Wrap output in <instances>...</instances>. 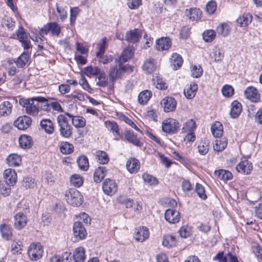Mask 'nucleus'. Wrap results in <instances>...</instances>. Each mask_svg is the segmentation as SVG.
<instances>
[{"mask_svg": "<svg viewBox=\"0 0 262 262\" xmlns=\"http://www.w3.org/2000/svg\"><path fill=\"white\" fill-rule=\"evenodd\" d=\"M123 137L125 140L135 146L141 147L143 145V143L140 142V140L133 131L129 130H125L124 133V136Z\"/></svg>", "mask_w": 262, "mask_h": 262, "instance_id": "obj_15", "label": "nucleus"}, {"mask_svg": "<svg viewBox=\"0 0 262 262\" xmlns=\"http://www.w3.org/2000/svg\"><path fill=\"white\" fill-rule=\"evenodd\" d=\"M41 128L48 134H52L54 132V126L51 120L48 119H43L40 121Z\"/></svg>", "mask_w": 262, "mask_h": 262, "instance_id": "obj_27", "label": "nucleus"}, {"mask_svg": "<svg viewBox=\"0 0 262 262\" xmlns=\"http://www.w3.org/2000/svg\"><path fill=\"white\" fill-rule=\"evenodd\" d=\"M185 15L192 20H198L200 18L201 11L198 8H190L189 10H186Z\"/></svg>", "mask_w": 262, "mask_h": 262, "instance_id": "obj_39", "label": "nucleus"}, {"mask_svg": "<svg viewBox=\"0 0 262 262\" xmlns=\"http://www.w3.org/2000/svg\"><path fill=\"white\" fill-rule=\"evenodd\" d=\"M171 46V41L169 37H161L156 41V48L160 51L168 50Z\"/></svg>", "mask_w": 262, "mask_h": 262, "instance_id": "obj_18", "label": "nucleus"}, {"mask_svg": "<svg viewBox=\"0 0 262 262\" xmlns=\"http://www.w3.org/2000/svg\"><path fill=\"white\" fill-rule=\"evenodd\" d=\"M106 38L103 37L101 39V41L98 44L99 51L97 52V56L102 55L105 51V49L106 46Z\"/></svg>", "mask_w": 262, "mask_h": 262, "instance_id": "obj_58", "label": "nucleus"}, {"mask_svg": "<svg viewBox=\"0 0 262 262\" xmlns=\"http://www.w3.org/2000/svg\"><path fill=\"white\" fill-rule=\"evenodd\" d=\"M122 70H121L120 66L112 67L109 71V78L111 81L114 82L116 80L121 78L123 74Z\"/></svg>", "mask_w": 262, "mask_h": 262, "instance_id": "obj_26", "label": "nucleus"}, {"mask_svg": "<svg viewBox=\"0 0 262 262\" xmlns=\"http://www.w3.org/2000/svg\"><path fill=\"white\" fill-rule=\"evenodd\" d=\"M176 244V238L173 235H167L163 237L162 244L166 247L173 246Z\"/></svg>", "mask_w": 262, "mask_h": 262, "instance_id": "obj_49", "label": "nucleus"}, {"mask_svg": "<svg viewBox=\"0 0 262 262\" xmlns=\"http://www.w3.org/2000/svg\"><path fill=\"white\" fill-rule=\"evenodd\" d=\"M96 156L97 159V161L100 164H105L108 162L109 158L108 155L103 151L98 150L96 151Z\"/></svg>", "mask_w": 262, "mask_h": 262, "instance_id": "obj_48", "label": "nucleus"}, {"mask_svg": "<svg viewBox=\"0 0 262 262\" xmlns=\"http://www.w3.org/2000/svg\"><path fill=\"white\" fill-rule=\"evenodd\" d=\"M60 151L66 155L70 154L73 151V145L68 142H62L60 146Z\"/></svg>", "mask_w": 262, "mask_h": 262, "instance_id": "obj_45", "label": "nucleus"}, {"mask_svg": "<svg viewBox=\"0 0 262 262\" xmlns=\"http://www.w3.org/2000/svg\"><path fill=\"white\" fill-rule=\"evenodd\" d=\"M126 167L130 173H136L140 169V164L137 159L130 158L127 161Z\"/></svg>", "mask_w": 262, "mask_h": 262, "instance_id": "obj_24", "label": "nucleus"}, {"mask_svg": "<svg viewBox=\"0 0 262 262\" xmlns=\"http://www.w3.org/2000/svg\"><path fill=\"white\" fill-rule=\"evenodd\" d=\"M215 33L212 30L204 31L203 34V38L205 41L207 42H211L215 38Z\"/></svg>", "mask_w": 262, "mask_h": 262, "instance_id": "obj_56", "label": "nucleus"}, {"mask_svg": "<svg viewBox=\"0 0 262 262\" xmlns=\"http://www.w3.org/2000/svg\"><path fill=\"white\" fill-rule=\"evenodd\" d=\"M142 178L144 183L148 185H155L158 183V181L156 178L147 173H144Z\"/></svg>", "mask_w": 262, "mask_h": 262, "instance_id": "obj_46", "label": "nucleus"}, {"mask_svg": "<svg viewBox=\"0 0 262 262\" xmlns=\"http://www.w3.org/2000/svg\"><path fill=\"white\" fill-rule=\"evenodd\" d=\"M223 126L219 122H216L211 126V129L213 135L215 137H221L223 133Z\"/></svg>", "mask_w": 262, "mask_h": 262, "instance_id": "obj_44", "label": "nucleus"}, {"mask_svg": "<svg viewBox=\"0 0 262 262\" xmlns=\"http://www.w3.org/2000/svg\"><path fill=\"white\" fill-rule=\"evenodd\" d=\"M154 85L157 89L160 90H165L167 89V85L162 78L159 76H156L152 79Z\"/></svg>", "mask_w": 262, "mask_h": 262, "instance_id": "obj_53", "label": "nucleus"}, {"mask_svg": "<svg viewBox=\"0 0 262 262\" xmlns=\"http://www.w3.org/2000/svg\"><path fill=\"white\" fill-rule=\"evenodd\" d=\"M222 94L224 96L230 97L234 94V89L232 86L230 85H226L224 86L222 90Z\"/></svg>", "mask_w": 262, "mask_h": 262, "instance_id": "obj_59", "label": "nucleus"}, {"mask_svg": "<svg viewBox=\"0 0 262 262\" xmlns=\"http://www.w3.org/2000/svg\"><path fill=\"white\" fill-rule=\"evenodd\" d=\"M134 54V48L133 46L129 45L123 51L120 56L119 62H124L130 59Z\"/></svg>", "mask_w": 262, "mask_h": 262, "instance_id": "obj_25", "label": "nucleus"}, {"mask_svg": "<svg viewBox=\"0 0 262 262\" xmlns=\"http://www.w3.org/2000/svg\"><path fill=\"white\" fill-rule=\"evenodd\" d=\"M79 168L83 171L88 170L89 164L88 158L85 156H81L77 160Z\"/></svg>", "mask_w": 262, "mask_h": 262, "instance_id": "obj_43", "label": "nucleus"}, {"mask_svg": "<svg viewBox=\"0 0 262 262\" xmlns=\"http://www.w3.org/2000/svg\"><path fill=\"white\" fill-rule=\"evenodd\" d=\"M104 193L108 195L114 194L117 190V185L115 181L110 179H106L102 184Z\"/></svg>", "mask_w": 262, "mask_h": 262, "instance_id": "obj_8", "label": "nucleus"}, {"mask_svg": "<svg viewBox=\"0 0 262 262\" xmlns=\"http://www.w3.org/2000/svg\"><path fill=\"white\" fill-rule=\"evenodd\" d=\"M106 172V168L104 166L99 167L96 169L94 173V180L96 183L100 182L104 178Z\"/></svg>", "mask_w": 262, "mask_h": 262, "instance_id": "obj_36", "label": "nucleus"}, {"mask_svg": "<svg viewBox=\"0 0 262 262\" xmlns=\"http://www.w3.org/2000/svg\"><path fill=\"white\" fill-rule=\"evenodd\" d=\"M216 9V5L215 2L210 1L207 3L206 6V10L208 14H212Z\"/></svg>", "mask_w": 262, "mask_h": 262, "instance_id": "obj_64", "label": "nucleus"}, {"mask_svg": "<svg viewBox=\"0 0 262 262\" xmlns=\"http://www.w3.org/2000/svg\"><path fill=\"white\" fill-rule=\"evenodd\" d=\"M32 119L27 116H23L19 117L17 120L14 121V125L19 129L24 130L27 129L31 124Z\"/></svg>", "mask_w": 262, "mask_h": 262, "instance_id": "obj_10", "label": "nucleus"}, {"mask_svg": "<svg viewBox=\"0 0 262 262\" xmlns=\"http://www.w3.org/2000/svg\"><path fill=\"white\" fill-rule=\"evenodd\" d=\"M73 257L74 262H84L86 258L84 248L79 247L75 249Z\"/></svg>", "mask_w": 262, "mask_h": 262, "instance_id": "obj_31", "label": "nucleus"}, {"mask_svg": "<svg viewBox=\"0 0 262 262\" xmlns=\"http://www.w3.org/2000/svg\"><path fill=\"white\" fill-rule=\"evenodd\" d=\"M198 88V85L195 83L187 85L184 90V95L187 99L193 98L195 95Z\"/></svg>", "mask_w": 262, "mask_h": 262, "instance_id": "obj_34", "label": "nucleus"}, {"mask_svg": "<svg viewBox=\"0 0 262 262\" xmlns=\"http://www.w3.org/2000/svg\"><path fill=\"white\" fill-rule=\"evenodd\" d=\"M165 220L171 224H175L180 221V214L176 210L168 209L165 212Z\"/></svg>", "mask_w": 262, "mask_h": 262, "instance_id": "obj_14", "label": "nucleus"}, {"mask_svg": "<svg viewBox=\"0 0 262 262\" xmlns=\"http://www.w3.org/2000/svg\"><path fill=\"white\" fill-rule=\"evenodd\" d=\"M57 121L60 136L64 138H70L72 135L73 128L69 124L65 115L61 114L58 116Z\"/></svg>", "mask_w": 262, "mask_h": 262, "instance_id": "obj_2", "label": "nucleus"}, {"mask_svg": "<svg viewBox=\"0 0 262 262\" xmlns=\"http://www.w3.org/2000/svg\"><path fill=\"white\" fill-rule=\"evenodd\" d=\"M9 183L5 181H0V193L4 196H8L11 192V188Z\"/></svg>", "mask_w": 262, "mask_h": 262, "instance_id": "obj_51", "label": "nucleus"}, {"mask_svg": "<svg viewBox=\"0 0 262 262\" xmlns=\"http://www.w3.org/2000/svg\"><path fill=\"white\" fill-rule=\"evenodd\" d=\"M71 253L65 252L62 254V256H54L51 259L50 262H72L70 257Z\"/></svg>", "mask_w": 262, "mask_h": 262, "instance_id": "obj_41", "label": "nucleus"}, {"mask_svg": "<svg viewBox=\"0 0 262 262\" xmlns=\"http://www.w3.org/2000/svg\"><path fill=\"white\" fill-rule=\"evenodd\" d=\"M179 128L178 121L172 118H168L162 123L163 130L168 134H174Z\"/></svg>", "mask_w": 262, "mask_h": 262, "instance_id": "obj_6", "label": "nucleus"}, {"mask_svg": "<svg viewBox=\"0 0 262 262\" xmlns=\"http://www.w3.org/2000/svg\"><path fill=\"white\" fill-rule=\"evenodd\" d=\"M71 184L76 187H79L83 184L82 178L79 174H73L70 178Z\"/></svg>", "mask_w": 262, "mask_h": 262, "instance_id": "obj_54", "label": "nucleus"}, {"mask_svg": "<svg viewBox=\"0 0 262 262\" xmlns=\"http://www.w3.org/2000/svg\"><path fill=\"white\" fill-rule=\"evenodd\" d=\"M216 31L219 34L226 36L229 34L230 28L228 25L223 24L217 27Z\"/></svg>", "mask_w": 262, "mask_h": 262, "instance_id": "obj_55", "label": "nucleus"}, {"mask_svg": "<svg viewBox=\"0 0 262 262\" xmlns=\"http://www.w3.org/2000/svg\"><path fill=\"white\" fill-rule=\"evenodd\" d=\"M4 178L5 181L9 183V185L13 186L17 180V174L14 169L8 168L4 172Z\"/></svg>", "mask_w": 262, "mask_h": 262, "instance_id": "obj_17", "label": "nucleus"}, {"mask_svg": "<svg viewBox=\"0 0 262 262\" xmlns=\"http://www.w3.org/2000/svg\"><path fill=\"white\" fill-rule=\"evenodd\" d=\"M246 98L253 102H257L260 99V94L253 86H249L244 91Z\"/></svg>", "mask_w": 262, "mask_h": 262, "instance_id": "obj_11", "label": "nucleus"}, {"mask_svg": "<svg viewBox=\"0 0 262 262\" xmlns=\"http://www.w3.org/2000/svg\"><path fill=\"white\" fill-rule=\"evenodd\" d=\"M183 60L181 55L178 53H173L170 58V63L173 70L180 68L183 63Z\"/></svg>", "mask_w": 262, "mask_h": 262, "instance_id": "obj_28", "label": "nucleus"}, {"mask_svg": "<svg viewBox=\"0 0 262 262\" xmlns=\"http://www.w3.org/2000/svg\"><path fill=\"white\" fill-rule=\"evenodd\" d=\"M73 234L77 239H84L86 236V231L82 223L80 222H75L73 227Z\"/></svg>", "mask_w": 262, "mask_h": 262, "instance_id": "obj_9", "label": "nucleus"}, {"mask_svg": "<svg viewBox=\"0 0 262 262\" xmlns=\"http://www.w3.org/2000/svg\"><path fill=\"white\" fill-rule=\"evenodd\" d=\"M214 174L219 178L224 181L231 180L232 178V174L230 171L224 169L216 170L214 172Z\"/></svg>", "mask_w": 262, "mask_h": 262, "instance_id": "obj_42", "label": "nucleus"}, {"mask_svg": "<svg viewBox=\"0 0 262 262\" xmlns=\"http://www.w3.org/2000/svg\"><path fill=\"white\" fill-rule=\"evenodd\" d=\"M191 228L187 226L182 227L179 231L180 236L183 238H187L191 234Z\"/></svg>", "mask_w": 262, "mask_h": 262, "instance_id": "obj_57", "label": "nucleus"}, {"mask_svg": "<svg viewBox=\"0 0 262 262\" xmlns=\"http://www.w3.org/2000/svg\"><path fill=\"white\" fill-rule=\"evenodd\" d=\"M29 56L28 53L24 52L17 60V66L20 68H23L28 62Z\"/></svg>", "mask_w": 262, "mask_h": 262, "instance_id": "obj_52", "label": "nucleus"}, {"mask_svg": "<svg viewBox=\"0 0 262 262\" xmlns=\"http://www.w3.org/2000/svg\"><path fill=\"white\" fill-rule=\"evenodd\" d=\"M236 170L238 172L245 174H248L251 173L252 170V165L247 160L242 161L237 166Z\"/></svg>", "mask_w": 262, "mask_h": 262, "instance_id": "obj_16", "label": "nucleus"}, {"mask_svg": "<svg viewBox=\"0 0 262 262\" xmlns=\"http://www.w3.org/2000/svg\"><path fill=\"white\" fill-rule=\"evenodd\" d=\"M161 104L165 112H169L175 110L177 102L173 98L167 97L162 100Z\"/></svg>", "mask_w": 262, "mask_h": 262, "instance_id": "obj_13", "label": "nucleus"}, {"mask_svg": "<svg viewBox=\"0 0 262 262\" xmlns=\"http://www.w3.org/2000/svg\"><path fill=\"white\" fill-rule=\"evenodd\" d=\"M43 253L42 246L39 244H31L28 250V254L31 260H37L41 257Z\"/></svg>", "mask_w": 262, "mask_h": 262, "instance_id": "obj_7", "label": "nucleus"}, {"mask_svg": "<svg viewBox=\"0 0 262 262\" xmlns=\"http://www.w3.org/2000/svg\"><path fill=\"white\" fill-rule=\"evenodd\" d=\"M19 144L21 148L23 149H29L33 145L32 138L27 135H23L19 138Z\"/></svg>", "mask_w": 262, "mask_h": 262, "instance_id": "obj_29", "label": "nucleus"}, {"mask_svg": "<svg viewBox=\"0 0 262 262\" xmlns=\"http://www.w3.org/2000/svg\"><path fill=\"white\" fill-rule=\"evenodd\" d=\"M148 236V229L147 227L143 226L137 229L134 235L135 239L141 242L144 241Z\"/></svg>", "mask_w": 262, "mask_h": 262, "instance_id": "obj_21", "label": "nucleus"}, {"mask_svg": "<svg viewBox=\"0 0 262 262\" xmlns=\"http://www.w3.org/2000/svg\"><path fill=\"white\" fill-rule=\"evenodd\" d=\"M252 16L249 13L244 14L242 16L239 17L236 20L241 27L247 26L252 21Z\"/></svg>", "mask_w": 262, "mask_h": 262, "instance_id": "obj_40", "label": "nucleus"}, {"mask_svg": "<svg viewBox=\"0 0 262 262\" xmlns=\"http://www.w3.org/2000/svg\"><path fill=\"white\" fill-rule=\"evenodd\" d=\"M210 141L207 138H202L198 145V151L203 156L206 155L210 148Z\"/></svg>", "mask_w": 262, "mask_h": 262, "instance_id": "obj_23", "label": "nucleus"}, {"mask_svg": "<svg viewBox=\"0 0 262 262\" xmlns=\"http://www.w3.org/2000/svg\"><path fill=\"white\" fill-rule=\"evenodd\" d=\"M0 232L2 237L7 241H9L12 236V231L11 227L6 224L0 225Z\"/></svg>", "mask_w": 262, "mask_h": 262, "instance_id": "obj_30", "label": "nucleus"}, {"mask_svg": "<svg viewBox=\"0 0 262 262\" xmlns=\"http://www.w3.org/2000/svg\"><path fill=\"white\" fill-rule=\"evenodd\" d=\"M152 96V93L148 90L141 92L138 95V100L139 103L144 105L149 101Z\"/></svg>", "mask_w": 262, "mask_h": 262, "instance_id": "obj_37", "label": "nucleus"}, {"mask_svg": "<svg viewBox=\"0 0 262 262\" xmlns=\"http://www.w3.org/2000/svg\"><path fill=\"white\" fill-rule=\"evenodd\" d=\"M65 115L72 119L73 125L77 128H82L85 125L86 121L84 118L82 116H74L72 114L67 112Z\"/></svg>", "mask_w": 262, "mask_h": 262, "instance_id": "obj_22", "label": "nucleus"}, {"mask_svg": "<svg viewBox=\"0 0 262 262\" xmlns=\"http://www.w3.org/2000/svg\"><path fill=\"white\" fill-rule=\"evenodd\" d=\"M106 127L110 130H111L114 135L115 136V139L119 140L120 139L123 140V137L120 134L119 127L117 124L113 121H105V122Z\"/></svg>", "mask_w": 262, "mask_h": 262, "instance_id": "obj_20", "label": "nucleus"}, {"mask_svg": "<svg viewBox=\"0 0 262 262\" xmlns=\"http://www.w3.org/2000/svg\"><path fill=\"white\" fill-rule=\"evenodd\" d=\"M8 164L11 166H17L20 165L21 158L17 154H11L7 158Z\"/></svg>", "mask_w": 262, "mask_h": 262, "instance_id": "obj_38", "label": "nucleus"}, {"mask_svg": "<svg viewBox=\"0 0 262 262\" xmlns=\"http://www.w3.org/2000/svg\"><path fill=\"white\" fill-rule=\"evenodd\" d=\"M242 110L241 104L237 101H234L231 104L230 115L232 118H236L241 114Z\"/></svg>", "mask_w": 262, "mask_h": 262, "instance_id": "obj_33", "label": "nucleus"}, {"mask_svg": "<svg viewBox=\"0 0 262 262\" xmlns=\"http://www.w3.org/2000/svg\"><path fill=\"white\" fill-rule=\"evenodd\" d=\"M142 35V32L138 29L127 31L125 35V40L130 43H135L139 41Z\"/></svg>", "mask_w": 262, "mask_h": 262, "instance_id": "obj_12", "label": "nucleus"}, {"mask_svg": "<svg viewBox=\"0 0 262 262\" xmlns=\"http://www.w3.org/2000/svg\"><path fill=\"white\" fill-rule=\"evenodd\" d=\"M195 190L198 195L202 199H205L207 195L205 194V189L204 187L199 183L196 184Z\"/></svg>", "mask_w": 262, "mask_h": 262, "instance_id": "obj_60", "label": "nucleus"}, {"mask_svg": "<svg viewBox=\"0 0 262 262\" xmlns=\"http://www.w3.org/2000/svg\"><path fill=\"white\" fill-rule=\"evenodd\" d=\"M96 81L97 84L102 87H105L107 85V77L105 72L102 71L101 75L96 77Z\"/></svg>", "mask_w": 262, "mask_h": 262, "instance_id": "obj_50", "label": "nucleus"}, {"mask_svg": "<svg viewBox=\"0 0 262 262\" xmlns=\"http://www.w3.org/2000/svg\"><path fill=\"white\" fill-rule=\"evenodd\" d=\"M47 99L43 97H34L28 99L20 98L19 100V104L25 107L26 113L32 116L38 115L39 108H42L39 102L45 103L47 104Z\"/></svg>", "mask_w": 262, "mask_h": 262, "instance_id": "obj_1", "label": "nucleus"}, {"mask_svg": "<svg viewBox=\"0 0 262 262\" xmlns=\"http://www.w3.org/2000/svg\"><path fill=\"white\" fill-rule=\"evenodd\" d=\"M203 72V69L200 66H194L191 70V75L193 77H200Z\"/></svg>", "mask_w": 262, "mask_h": 262, "instance_id": "obj_61", "label": "nucleus"}, {"mask_svg": "<svg viewBox=\"0 0 262 262\" xmlns=\"http://www.w3.org/2000/svg\"><path fill=\"white\" fill-rule=\"evenodd\" d=\"M142 68L147 73L154 72L157 68L155 60L151 58L147 59L143 64Z\"/></svg>", "mask_w": 262, "mask_h": 262, "instance_id": "obj_32", "label": "nucleus"}, {"mask_svg": "<svg viewBox=\"0 0 262 262\" xmlns=\"http://www.w3.org/2000/svg\"><path fill=\"white\" fill-rule=\"evenodd\" d=\"M195 122L193 119H189L183 125L182 130L183 132H193L195 129Z\"/></svg>", "mask_w": 262, "mask_h": 262, "instance_id": "obj_47", "label": "nucleus"}, {"mask_svg": "<svg viewBox=\"0 0 262 262\" xmlns=\"http://www.w3.org/2000/svg\"><path fill=\"white\" fill-rule=\"evenodd\" d=\"M15 22L11 17H6L3 19L2 24L3 27H6L8 29L12 28L15 25Z\"/></svg>", "mask_w": 262, "mask_h": 262, "instance_id": "obj_63", "label": "nucleus"}, {"mask_svg": "<svg viewBox=\"0 0 262 262\" xmlns=\"http://www.w3.org/2000/svg\"><path fill=\"white\" fill-rule=\"evenodd\" d=\"M120 203L130 212V215L128 217L134 216L136 213H138L142 209V206L139 202L135 201L130 198H125L121 200Z\"/></svg>", "mask_w": 262, "mask_h": 262, "instance_id": "obj_5", "label": "nucleus"}, {"mask_svg": "<svg viewBox=\"0 0 262 262\" xmlns=\"http://www.w3.org/2000/svg\"><path fill=\"white\" fill-rule=\"evenodd\" d=\"M26 216L23 212H19L14 216V227L18 230L23 228L27 224Z\"/></svg>", "mask_w": 262, "mask_h": 262, "instance_id": "obj_19", "label": "nucleus"}, {"mask_svg": "<svg viewBox=\"0 0 262 262\" xmlns=\"http://www.w3.org/2000/svg\"><path fill=\"white\" fill-rule=\"evenodd\" d=\"M16 35L19 41L28 39L27 34L22 27H20L17 31Z\"/></svg>", "mask_w": 262, "mask_h": 262, "instance_id": "obj_62", "label": "nucleus"}, {"mask_svg": "<svg viewBox=\"0 0 262 262\" xmlns=\"http://www.w3.org/2000/svg\"><path fill=\"white\" fill-rule=\"evenodd\" d=\"M49 32H51L52 36H58L61 33V27L56 22L47 23L40 29L39 38L42 39L43 38V35H47Z\"/></svg>", "mask_w": 262, "mask_h": 262, "instance_id": "obj_4", "label": "nucleus"}, {"mask_svg": "<svg viewBox=\"0 0 262 262\" xmlns=\"http://www.w3.org/2000/svg\"><path fill=\"white\" fill-rule=\"evenodd\" d=\"M12 104L9 101H4L0 104V116H7L12 111Z\"/></svg>", "mask_w": 262, "mask_h": 262, "instance_id": "obj_35", "label": "nucleus"}, {"mask_svg": "<svg viewBox=\"0 0 262 262\" xmlns=\"http://www.w3.org/2000/svg\"><path fill=\"white\" fill-rule=\"evenodd\" d=\"M68 204L73 206H78L83 202V197L81 193L75 188H70L65 194Z\"/></svg>", "mask_w": 262, "mask_h": 262, "instance_id": "obj_3", "label": "nucleus"}]
</instances>
